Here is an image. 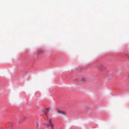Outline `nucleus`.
<instances>
[{
    "instance_id": "nucleus-1",
    "label": "nucleus",
    "mask_w": 129,
    "mask_h": 129,
    "mask_svg": "<svg viewBox=\"0 0 129 129\" xmlns=\"http://www.w3.org/2000/svg\"><path fill=\"white\" fill-rule=\"evenodd\" d=\"M48 120L49 121V124H47L46 125L48 126H50L51 128L52 129H53L54 125L51 122L52 119L51 118H50L48 117Z\"/></svg>"
},
{
    "instance_id": "nucleus-4",
    "label": "nucleus",
    "mask_w": 129,
    "mask_h": 129,
    "mask_svg": "<svg viewBox=\"0 0 129 129\" xmlns=\"http://www.w3.org/2000/svg\"><path fill=\"white\" fill-rule=\"evenodd\" d=\"M104 66L103 64H101L100 65V66L99 67V68L100 70H101L102 68L104 67Z\"/></svg>"
},
{
    "instance_id": "nucleus-2",
    "label": "nucleus",
    "mask_w": 129,
    "mask_h": 129,
    "mask_svg": "<svg viewBox=\"0 0 129 129\" xmlns=\"http://www.w3.org/2000/svg\"><path fill=\"white\" fill-rule=\"evenodd\" d=\"M57 112L59 114L61 115H64L66 114V112H65L59 110H58Z\"/></svg>"
},
{
    "instance_id": "nucleus-3",
    "label": "nucleus",
    "mask_w": 129,
    "mask_h": 129,
    "mask_svg": "<svg viewBox=\"0 0 129 129\" xmlns=\"http://www.w3.org/2000/svg\"><path fill=\"white\" fill-rule=\"evenodd\" d=\"M49 112V110L47 109H46L44 111V112L45 113L46 115L47 116V115L48 114ZM47 117V118L48 117Z\"/></svg>"
}]
</instances>
